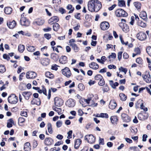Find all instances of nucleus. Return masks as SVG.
<instances>
[{
	"instance_id": "nucleus-39",
	"label": "nucleus",
	"mask_w": 151,
	"mask_h": 151,
	"mask_svg": "<svg viewBox=\"0 0 151 151\" xmlns=\"http://www.w3.org/2000/svg\"><path fill=\"white\" fill-rule=\"evenodd\" d=\"M24 45L19 44L18 46V50L19 51L22 53L24 51Z\"/></svg>"
},
{
	"instance_id": "nucleus-49",
	"label": "nucleus",
	"mask_w": 151,
	"mask_h": 151,
	"mask_svg": "<svg viewBox=\"0 0 151 151\" xmlns=\"http://www.w3.org/2000/svg\"><path fill=\"white\" fill-rule=\"evenodd\" d=\"M100 117L107 118L108 117V114L106 113H101L100 114Z\"/></svg>"
},
{
	"instance_id": "nucleus-63",
	"label": "nucleus",
	"mask_w": 151,
	"mask_h": 151,
	"mask_svg": "<svg viewBox=\"0 0 151 151\" xmlns=\"http://www.w3.org/2000/svg\"><path fill=\"white\" fill-rule=\"evenodd\" d=\"M143 103V101L141 99H139L137 101L136 103V105L138 106H141V105H142L141 104Z\"/></svg>"
},
{
	"instance_id": "nucleus-55",
	"label": "nucleus",
	"mask_w": 151,
	"mask_h": 151,
	"mask_svg": "<svg viewBox=\"0 0 151 151\" xmlns=\"http://www.w3.org/2000/svg\"><path fill=\"white\" fill-rule=\"evenodd\" d=\"M99 85L100 86H103L105 84V82L104 79H101L98 83Z\"/></svg>"
},
{
	"instance_id": "nucleus-60",
	"label": "nucleus",
	"mask_w": 151,
	"mask_h": 151,
	"mask_svg": "<svg viewBox=\"0 0 151 151\" xmlns=\"http://www.w3.org/2000/svg\"><path fill=\"white\" fill-rule=\"evenodd\" d=\"M72 130H70L68 132L67 134H68V136H67V138H70L72 137Z\"/></svg>"
},
{
	"instance_id": "nucleus-26",
	"label": "nucleus",
	"mask_w": 151,
	"mask_h": 151,
	"mask_svg": "<svg viewBox=\"0 0 151 151\" xmlns=\"http://www.w3.org/2000/svg\"><path fill=\"white\" fill-rule=\"evenodd\" d=\"M51 58L55 61H57L59 59V56L56 54L53 53L51 54Z\"/></svg>"
},
{
	"instance_id": "nucleus-6",
	"label": "nucleus",
	"mask_w": 151,
	"mask_h": 151,
	"mask_svg": "<svg viewBox=\"0 0 151 151\" xmlns=\"http://www.w3.org/2000/svg\"><path fill=\"white\" fill-rule=\"evenodd\" d=\"M136 37L139 40L142 41L146 39L147 36L145 33L143 32H140L137 34Z\"/></svg>"
},
{
	"instance_id": "nucleus-8",
	"label": "nucleus",
	"mask_w": 151,
	"mask_h": 151,
	"mask_svg": "<svg viewBox=\"0 0 151 151\" xmlns=\"http://www.w3.org/2000/svg\"><path fill=\"white\" fill-rule=\"evenodd\" d=\"M36 76L37 74L33 71H29L27 72L26 74V77L28 79H33Z\"/></svg>"
},
{
	"instance_id": "nucleus-27",
	"label": "nucleus",
	"mask_w": 151,
	"mask_h": 151,
	"mask_svg": "<svg viewBox=\"0 0 151 151\" xmlns=\"http://www.w3.org/2000/svg\"><path fill=\"white\" fill-rule=\"evenodd\" d=\"M31 146L30 144L27 142L25 143L24 145V151H30Z\"/></svg>"
},
{
	"instance_id": "nucleus-31",
	"label": "nucleus",
	"mask_w": 151,
	"mask_h": 151,
	"mask_svg": "<svg viewBox=\"0 0 151 151\" xmlns=\"http://www.w3.org/2000/svg\"><path fill=\"white\" fill-rule=\"evenodd\" d=\"M69 45L70 46H72L75 52H77L79 50V48L75 44H70Z\"/></svg>"
},
{
	"instance_id": "nucleus-21",
	"label": "nucleus",
	"mask_w": 151,
	"mask_h": 151,
	"mask_svg": "<svg viewBox=\"0 0 151 151\" xmlns=\"http://www.w3.org/2000/svg\"><path fill=\"white\" fill-rule=\"evenodd\" d=\"M44 23V20L42 19H36L33 22L34 24H36L38 25H42Z\"/></svg>"
},
{
	"instance_id": "nucleus-48",
	"label": "nucleus",
	"mask_w": 151,
	"mask_h": 151,
	"mask_svg": "<svg viewBox=\"0 0 151 151\" xmlns=\"http://www.w3.org/2000/svg\"><path fill=\"white\" fill-rule=\"evenodd\" d=\"M119 37L122 44L123 45H126L128 43V42H124L123 40L122 35L119 36Z\"/></svg>"
},
{
	"instance_id": "nucleus-50",
	"label": "nucleus",
	"mask_w": 151,
	"mask_h": 151,
	"mask_svg": "<svg viewBox=\"0 0 151 151\" xmlns=\"http://www.w3.org/2000/svg\"><path fill=\"white\" fill-rule=\"evenodd\" d=\"M147 52L148 54L151 56V47H148L146 48Z\"/></svg>"
},
{
	"instance_id": "nucleus-30",
	"label": "nucleus",
	"mask_w": 151,
	"mask_h": 151,
	"mask_svg": "<svg viewBox=\"0 0 151 151\" xmlns=\"http://www.w3.org/2000/svg\"><path fill=\"white\" fill-rule=\"evenodd\" d=\"M110 120L112 124H116L118 120L117 117L116 116H111L110 118Z\"/></svg>"
},
{
	"instance_id": "nucleus-40",
	"label": "nucleus",
	"mask_w": 151,
	"mask_h": 151,
	"mask_svg": "<svg viewBox=\"0 0 151 151\" xmlns=\"http://www.w3.org/2000/svg\"><path fill=\"white\" fill-rule=\"evenodd\" d=\"M134 4L135 7L137 10L141 8V4L138 2H135L134 3Z\"/></svg>"
},
{
	"instance_id": "nucleus-1",
	"label": "nucleus",
	"mask_w": 151,
	"mask_h": 151,
	"mask_svg": "<svg viewBox=\"0 0 151 151\" xmlns=\"http://www.w3.org/2000/svg\"><path fill=\"white\" fill-rule=\"evenodd\" d=\"M88 9L91 12H98L101 7L100 2L97 0L89 1L88 4Z\"/></svg>"
},
{
	"instance_id": "nucleus-53",
	"label": "nucleus",
	"mask_w": 151,
	"mask_h": 151,
	"mask_svg": "<svg viewBox=\"0 0 151 151\" xmlns=\"http://www.w3.org/2000/svg\"><path fill=\"white\" fill-rule=\"evenodd\" d=\"M62 122L61 121H58L56 123V126L59 128L61 126L62 124Z\"/></svg>"
},
{
	"instance_id": "nucleus-11",
	"label": "nucleus",
	"mask_w": 151,
	"mask_h": 151,
	"mask_svg": "<svg viewBox=\"0 0 151 151\" xmlns=\"http://www.w3.org/2000/svg\"><path fill=\"white\" fill-rule=\"evenodd\" d=\"M100 27L102 30H106L109 28V24L106 22H102L100 24Z\"/></svg>"
},
{
	"instance_id": "nucleus-5",
	"label": "nucleus",
	"mask_w": 151,
	"mask_h": 151,
	"mask_svg": "<svg viewBox=\"0 0 151 151\" xmlns=\"http://www.w3.org/2000/svg\"><path fill=\"white\" fill-rule=\"evenodd\" d=\"M84 139L85 140H87L88 143L90 144L94 142L95 141V137L92 134L86 136Z\"/></svg>"
},
{
	"instance_id": "nucleus-3",
	"label": "nucleus",
	"mask_w": 151,
	"mask_h": 151,
	"mask_svg": "<svg viewBox=\"0 0 151 151\" xmlns=\"http://www.w3.org/2000/svg\"><path fill=\"white\" fill-rule=\"evenodd\" d=\"M8 102L12 104H15L18 101V97L14 94L9 96L8 98Z\"/></svg>"
},
{
	"instance_id": "nucleus-16",
	"label": "nucleus",
	"mask_w": 151,
	"mask_h": 151,
	"mask_svg": "<svg viewBox=\"0 0 151 151\" xmlns=\"http://www.w3.org/2000/svg\"><path fill=\"white\" fill-rule=\"evenodd\" d=\"M122 120L124 122H129L131 120L130 117L125 114H122L121 115Z\"/></svg>"
},
{
	"instance_id": "nucleus-29",
	"label": "nucleus",
	"mask_w": 151,
	"mask_h": 151,
	"mask_svg": "<svg viewBox=\"0 0 151 151\" xmlns=\"http://www.w3.org/2000/svg\"><path fill=\"white\" fill-rule=\"evenodd\" d=\"M12 9L10 7H7L5 8L4 9V12L7 14H11L12 12Z\"/></svg>"
},
{
	"instance_id": "nucleus-12",
	"label": "nucleus",
	"mask_w": 151,
	"mask_h": 151,
	"mask_svg": "<svg viewBox=\"0 0 151 151\" xmlns=\"http://www.w3.org/2000/svg\"><path fill=\"white\" fill-rule=\"evenodd\" d=\"M59 20V18L56 16H53L51 17L48 20V22L49 24H52L54 23H56Z\"/></svg>"
},
{
	"instance_id": "nucleus-24",
	"label": "nucleus",
	"mask_w": 151,
	"mask_h": 151,
	"mask_svg": "<svg viewBox=\"0 0 151 151\" xmlns=\"http://www.w3.org/2000/svg\"><path fill=\"white\" fill-rule=\"evenodd\" d=\"M139 17L145 21H146L147 19V14L145 12H142L140 14Z\"/></svg>"
},
{
	"instance_id": "nucleus-62",
	"label": "nucleus",
	"mask_w": 151,
	"mask_h": 151,
	"mask_svg": "<svg viewBox=\"0 0 151 151\" xmlns=\"http://www.w3.org/2000/svg\"><path fill=\"white\" fill-rule=\"evenodd\" d=\"M122 52H119L118 53V58L119 60H120L122 58Z\"/></svg>"
},
{
	"instance_id": "nucleus-20",
	"label": "nucleus",
	"mask_w": 151,
	"mask_h": 151,
	"mask_svg": "<svg viewBox=\"0 0 151 151\" xmlns=\"http://www.w3.org/2000/svg\"><path fill=\"white\" fill-rule=\"evenodd\" d=\"M82 141L80 139H78L75 140L74 148L76 149H78L80 145L81 144Z\"/></svg>"
},
{
	"instance_id": "nucleus-28",
	"label": "nucleus",
	"mask_w": 151,
	"mask_h": 151,
	"mask_svg": "<svg viewBox=\"0 0 151 151\" xmlns=\"http://www.w3.org/2000/svg\"><path fill=\"white\" fill-rule=\"evenodd\" d=\"M49 63L50 60L47 58L43 59L41 61L42 64L44 66H46L48 65Z\"/></svg>"
},
{
	"instance_id": "nucleus-58",
	"label": "nucleus",
	"mask_w": 151,
	"mask_h": 151,
	"mask_svg": "<svg viewBox=\"0 0 151 151\" xmlns=\"http://www.w3.org/2000/svg\"><path fill=\"white\" fill-rule=\"evenodd\" d=\"M44 36L45 37L47 40H49L51 37V35L49 34H44Z\"/></svg>"
},
{
	"instance_id": "nucleus-46",
	"label": "nucleus",
	"mask_w": 151,
	"mask_h": 151,
	"mask_svg": "<svg viewBox=\"0 0 151 151\" xmlns=\"http://www.w3.org/2000/svg\"><path fill=\"white\" fill-rule=\"evenodd\" d=\"M78 88L79 90L82 91L84 89L85 87L82 83H80L78 85Z\"/></svg>"
},
{
	"instance_id": "nucleus-13",
	"label": "nucleus",
	"mask_w": 151,
	"mask_h": 151,
	"mask_svg": "<svg viewBox=\"0 0 151 151\" xmlns=\"http://www.w3.org/2000/svg\"><path fill=\"white\" fill-rule=\"evenodd\" d=\"M7 25L9 28L12 29L16 26V23L14 20L12 22L7 21Z\"/></svg>"
},
{
	"instance_id": "nucleus-42",
	"label": "nucleus",
	"mask_w": 151,
	"mask_h": 151,
	"mask_svg": "<svg viewBox=\"0 0 151 151\" xmlns=\"http://www.w3.org/2000/svg\"><path fill=\"white\" fill-rule=\"evenodd\" d=\"M118 4L120 7H123L125 6V2L123 0H118Z\"/></svg>"
},
{
	"instance_id": "nucleus-22",
	"label": "nucleus",
	"mask_w": 151,
	"mask_h": 151,
	"mask_svg": "<svg viewBox=\"0 0 151 151\" xmlns=\"http://www.w3.org/2000/svg\"><path fill=\"white\" fill-rule=\"evenodd\" d=\"M117 106L116 103L114 100H111L109 105L110 109H114Z\"/></svg>"
},
{
	"instance_id": "nucleus-23",
	"label": "nucleus",
	"mask_w": 151,
	"mask_h": 151,
	"mask_svg": "<svg viewBox=\"0 0 151 151\" xmlns=\"http://www.w3.org/2000/svg\"><path fill=\"white\" fill-rule=\"evenodd\" d=\"M22 94L26 100H28L32 93L30 92L24 91L22 93Z\"/></svg>"
},
{
	"instance_id": "nucleus-56",
	"label": "nucleus",
	"mask_w": 151,
	"mask_h": 151,
	"mask_svg": "<svg viewBox=\"0 0 151 151\" xmlns=\"http://www.w3.org/2000/svg\"><path fill=\"white\" fill-rule=\"evenodd\" d=\"M91 97L90 98L88 97L87 99H83V100L84 101L86 102L87 104H89L91 100Z\"/></svg>"
},
{
	"instance_id": "nucleus-57",
	"label": "nucleus",
	"mask_w": 151,
	"mask_h": 151,
	"mask_svg": "<svg viewBox=\"0 0 151 151\" xmlns=\"http://www.w3.org/2000/svg\"><path fill=\"white\" fill-rule=\"evenodd\" d=\"M21 115L22 116L27 117V113L26 111H22L20 113Z\"/></svg>"
},
{
	"instance_id": "nucleus-43",
	"label": "nucleus",
	"mask_w": 151,
	"mask_h": 151,
	"mask_svg": "<svg viewBox=\"0 0 151 151\" xmlns=\"http://www.w3.org/2000/svg\"><path fill=\"white\" fill-rule=\"evenodd\" d=\"M129 150L130 151H140L139 148L135 146L130 147Z\"/></svg>"
},
{
	"instance_id": "nucleus-45",
	"label": "nucleus",
	"mask_w": 151,
	"mask_h": 151,
	"mask_svg": "<svg viewBox=\"0 0 151 151\" xmlns=\"http://www.w3.org/2000/svg\"><path fill=\"white\" fill-rule=\"evenodd\" d=\"M94 79L97 81H100L101 79H103V77L100 74H98L95 76Z\"/></svg>"
},
{
	"instance_id": "nucleus-10",
	"label": "nucleus",
	"mask_w": 151,
	"mask_h": 151,
	"mask_svg": "<svg viewBox=\"0 0 151 151\" xmlns=\"http://www.w3.org/2000/svg\"><path fill=\"white\" fill-rule=\"evenodd\" d=\"M20 22L21 24L22 25L28 26L29 24V21L25 17H22Z\"/></svg>"
},
{
	"instance_id": "nucleus-61",
	"label": "nucleus",
	"mask_w": 151,
	"mask_h": 151,
	"mask_svg": "<svg viewBox=\"0 0 151 151\" xmlns=\"http://www.w3.org/2000/svg\"><path fill=\"white\" fill-rule=\"evenodd\" d=\"M147 137V135L146 134H143L142 136V141L143 142L146 141Z\"/></svg>"
},
{
	"instance_id": "nucleus-33",
	"label": "nucleus",
	"mask_w": 151,
	"mask_h": 151,
	"mask_svg": "<svg viewBox=\"0 0 151 151\" xmlns=\"http://www.w3.org/2000/svg\"><path fill=\"white\" fill-rule=\"evenodd\" d=\"M47 126L48 132L50 134H52V133L53 131L51 124L50 123H48L47 124Z\"/></svg>"
},
{
	"instance_id": "nucleus-64",
	"label": "nucleus",
	"mask_w": 151,
	"mask_h": 151,
	"mask_svg": "<svg viewBox=\"0 0 151 151\" xmlns=\"http://www.w3.org/2000/svg\"><path fill=\"white\" fill-rule=\"evenodd\" d=\"M25 119L22 117H20L18 119V122L20 123H23Z\"/></svg>"
},
{
	"instance_id": "nucleus-7",
	"label": "nucleus",
	"mask_w": 151,
	"mask_h": 151,
	"mask_svg": "<svg viewBox=\"0 0 151 151\" xmlns=\"http://www.w3.org/2000/svg\"><path fill=\"white\" fill-rule=\"evenodd\" d=\"M62 72L63 75L67 78L70 77L71 75L70 71L68 67H65L64 69H62Z\"/></svg>"
},
{
	"instance_id": "nucleus-9",
	"label": "nucleus",
	"mask_w": 151,
	"mask_h": 151,
	"mask_svg": "<svg viewBox=\"0 0 151 151\" xmlns=\"http://www.w3.org/2000/svg\"><path fill=\"white\" fill-rule=\"evenodd\" d=\"M66 106L69 107H73L75 105V101L74 99H70L66 101Z\"/></svg>"
},
{
	"instance_id": "nucleus-36",
	"label": "nucleus",
	"mask_w": 151,
	"mask_h": 151,
	"mask_svg": "<svg viewBox=\"0 0 151 151\" xmlns=\"http://www.w3.org/2000/svg\"><path fill=\"white\" fill-rule=\"evenodd\" d=\"M60 25L56 23L53 25V30L55 31H57L59 29Z\"/></svg>"
},
{
	"instance_id": "nucleus-4",
	"label": "nucleus",
	"mask_w": 151,
	"mask_h": 151,
	"mask_svg": "<svg viewBox=\"0 0 151 151\" xmlns=\"http://www.w3.org/2000/svg\"><path fill=\"white\" fill-rule=\"evenodd\" d=\"M54 104L55 106L60 107L63 103V101L61 98L56 97L54 99Z\"/></svg>"
},
{
	"instance_id": "nucleus-2",
	"label": "nucleus",
	"mask_w": 151,
	"mask_h": 151,
	"mask_svg": "<svg viewBox=\"0 0 151 151\" xmlns=\"http://www.w3.org/2000/svg\"><path fill=\"white\" fill-rule=\"evenodd\" d=\"M115 14L118 17H126L128 16V14L121 9H116L115 11Z\"/></svg>"
},
{
	"instance_id": "nucleus-35",
	"label": "nucleus",
	"mask_w": 151,
	"mask_h": 151,
	"mask_svg": "<svg viewBox=\"0 0 151 151\" xmlns=\"http://www.w3.org/2000/svg\"><path fill=\"white\" fill-rule=\"evenodd\" d=\"M137 25L142 27H145L146 26V24L141 20L138 21Z\"/></svg>"
},
{
	"instance_id": "nucleus-32",
	"label": "nucleus",
	"mask_w": 151,
	"mask_h": 151,
	"mask_svg": "<svg viewBox=\"0 0 151 151\" xmlns=\"http://www.w3.org/2000/svg\"><path fill=\"white\" fill-rule=\"evenodd\" d=\"M27 50L30 52H34L35 49V47L33 46H30L29 45H27Z\"/></svg>"
},
{
	"instance_id": "nucleus-38",
	"label": "nucleus",
	"mask_w": 151,
	"mask_h": 151,
	"mask_svg": "<svg viewBox=\"0 0 151 151\" xmlns=\"http://www.w3.org/2000/svg\"><path fill=\"white\" fill-rule=\"evenodd\" d=\"M45 75L46 77L50 79L53 78L54 77L53 75L49 72H47Z\"/></svg>"
},
{
	"instance_id": "nucleus-59",
	"label": "nucleus",
	"mask_w": 151,
	"mask_h": 151,
	"mask_svg": "<svg viewBox=\"0 0 151 151\" xmlns=\"http://www.w3.org/2000/svg\"><path fill=\"white\" fill-rule=\"evenodd\" d=\"M3 58L4 59H6L8 60H9L10 59L9 56L5 54L3 55Z\"/></svg>"
},
{
	"instance_id": "nucleus-41",
	"label": "nucleus",
	"mask_w": 151,
	"mask_h": 151,
	"mask_svg": "<svg viewBox=\"0 0 151 151\" xmlns=\"http://www.w3.org/2000/svg\"><path fill=\"white\" fill-rule=\"evenodd\" d=\"M67 8L68 10L70 9L69 12V13H72L74 10V8L73 7V8L72 5L70 4H68L67 6Z\"/></svg>"
},
{
	"instance_id": "nucleus-34",
	"label": "nucleus",
	"mask_w": 151,
	"mask_h": 151,
	"mask_svg": "<svg viewBox=\"0 0 151 151\" xmlns=\"http://www.w3.org/2000/svg\"><path fill=\"white\" fill-rule=\"evenodd\" d=\"M51 90L52 91V92H55L56 90L57 89L56 88H51L50 89H49L48 92V95L47 96V98L48 99H50L51 96Z\"/></svg>"
},
{
	"instance_id": "nucleus-25",
	"label": "nucleus",
	"mask_w": 151,
	"mask_h": 151,
	"mask_svg": "<svg viewBox=\"0 0 151 151\" xmlns=\"http://www.w3.org/2000/svg\"><path fill=\"white\" fill-rule=\"evenodd\" d=\"M148 117V116H145L140 113H139L138 115V118L140 120H144L147 119Z\"/></svg>"
},
{
	"instance_id": "nucleus-54",
	"label": "nucleus",
	"mask_w": 151,
	"mask_h": 151,
	"mask_svg": "<svg viewBox=\"0 0 151 151\" xmlns=\"http://www.w3.org/2000/svg\"><path fill=\"white\" fill-rule=\"evenodd\" d=\"M136 62L138 63L142 64V58H137L136 60Z\"/></svg>"
},
{
	"instance_id": "nucleus-15",
	"label": "nucleus",
	"mask_w": 151,
	"mask_h": 151,
	"mask_svg": "<svg viewBox=\"0 0 151 151\" xmlns=\"http://www.w3.org/2000/svg\"><path fill=\"white\" fill-rule=\"evenodd\" d=\"M119 25L121 27L124 32H127L129 31V27L126 24H124L123 23H119Z\"/></svg>"
},
{
	"instance_id": "nucleus-17",
	"label": "nucleus",
	"mask_w": 151,
	"mask_h": 151,
	"mask_svg": "<svg viewBox=\"0 0 151 151\" xmlns=\"http://www.w3.org/2000/svg\"><path fill=\"white\" fill-rule=\"evenodd\" d=\"M59 61L60 63L63 64H66L68 62L67 58L65 56L62 55L59 59Z\"/></svg>"
},
{
	"instance_id": "nucleus-19",
	"label": "nucleus",
	"mask_w": 151,
	"mask_h": 151,
	"mask_svg": "<svg viewBox=\"0 0 151 151\" xmlns=\"http://www.w3.org/2000/svg\"><path fill=\"white\" fill-rule=\"evenodd\" d=\"M142 77L147 83H149L151 82V78L149 74L147 73L142 76Z\"/></svg>"
},
{
	"instance_id": "nucleus-47",
	"label": "nucleus",
	"mask_w": 151,
	"mask_h": 151,
	"mask_svg": "<svg viewBox=\"0 0 151 151\" xmlns=\"http://www.w3.org/2000/svg\"><path fill=\"white\" fill-rule=\"evenodd\" d=\"M120 71L123 72L125 74H126L127 71V70L126 68H123L122 67H121L119 68Z\"/></svg>"
},
{
	"instance_id": "nucleus-37",
	"label": "nucleus",
	"mask_w": 151,
	"mask_h": 151,
	"mask_svg": "<svg viewBox=\"0 0 151 151\" xmlns=\"http://www.w3.org/2000/svg\"><path fill=\"white\" fill-rule=\"evenodd\" d=\"M119 96L120 97L121 100L122 101H125L126 100L127 96L123 93H120L119 94Z\"/></svg>"
},
{
	"instance_id": "nucleus-18",
	"label": "nucleus",
	"mask_w": 151,
	"mask_h": 151,
	"mask_svg": "<svg viewBox=\"0 0 151 151\" xmlns=\"http://www.w3.org/2000/svg\"><path fill=\"white\" fill-rule=\"evenodd\" d=\"M89 66L90 68L94 70H96L98 69L99 67L98 64L94 62L89 63Z\"/></svg>"
},
{
	"instance_id": "nucleus-44",
	"label": "nucleus",
	"mask_w": 151,
	"mask_h": 151,
	"mask_svg": "<svg viewBox=\"0 0 151 151\" xmlns=\"http://www.w3.org/2000/svg\"><path fill=\"white\" fill-rule=\"evenodd\" d=\"M6 71V69L4 66L1 65H0V73H3Z\"/></svg>"
},
{
	"instance_id": "nucleus-14",
	"label": "nucleus",
	"mask_w": 151,
	"mask_h": 151,
	"mask_svg": "<svg viewBox=\"0 0 151 151\" xmlns=\"http://www.w3.org/2000/svg\"><path fill=\"white\" fill-rule=\"evenodd\" d=\"M53 140L50 137L46 138L44 140V143L47 145H50L53 144Z\"/></svg>"
},
{
	"instance_id": "nucleus-51",
	"label": "nucleus",
	"mask_w": 151,
	"mask_h": 151,
	"mask_svg": "<svg viewBox=\"0 0 151 151\" xmlns=\"http://www.w3.org/2000/svg\"><path fill=\"white\" fill-rule=\"evenodd\" d=\"M103 90L104 92H107L109 90V88L106 85L103 87Z\"/></svg>"
},
{
	"instance_id": "nucleus-52",
	"label": "nucleus",
	"mask_w": 151,
	"mask_h": 151,
	"mask_svg": "<svg viewBox=\"0 0 151 151\" xmlns=\"http://www.w3.org/2000/svg\"><path fill=\"white\" fill-rule=\"evenodd\" d=\"M141 104L142 105H141V106H140V108L141 109H143L144 111H147V108L145 107V106L143 105V103H142Z\"/></svg>"
}]
</instances>
